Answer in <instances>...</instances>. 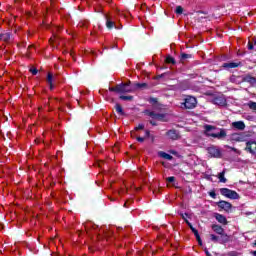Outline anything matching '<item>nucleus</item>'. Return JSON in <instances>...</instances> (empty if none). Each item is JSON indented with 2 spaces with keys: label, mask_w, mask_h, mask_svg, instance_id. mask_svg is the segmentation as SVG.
I'll list each match as a JSON object with an SVG mask.
<instances>
[{
  "label": "nucleus",
  "mask_w": 256,
  "mask_h": 256,
  "mask_svg": "<svg viewBox=\"0 0 256 256\" xmlns=\"http://www.w3.org/2000/svg\"><path fill=\"white\" fill-rule=\"evenodd\" d=\"M204 129H205V135H207V137H213L214 139H223L227 137V132H225V130L223 129H221L219 132H213L216 129L215 126L206 124L204 126Z\"/></svg>",
  "instance_id": "1"
},
{
  "label": "nucleus",
  "mask_w": 256,
  "mask_h": 256,
  "mask_svg": "<svg viewBox=\"0 0 256 256\" xmlns=\"http://www.w3.org/2000/svg\"><path fill=\"white\" fill-rule=\"evenodd\" d=\"M197 107V98L193 96H187L183 103H181L182 109H195Z\"/></svg>",
  "instance_id": "2"
},
{
  "label": "nucleus",
  "mask_w": 256,
  "mask_h": 256,
  "mask_svg": "<svg viewBox=\"0 0 256 256\" xmlns=\"http://www.w3.org/2000/svg\"><path fill=\"white\" fill-rule=\"evenodd\" d=\"M251 135L247 132H241V133H233L230 135V140L236 141L237 143H243L249 139Z\"/></svg>",
  "instance_id": "3"
},
{
  "label": "nucleus",
  "mask_w": 256,
  "mask_h": 256,
  "mask_svg": "<svg viewBox=\"0 0 256 256\" xmlns=\"http://www.w3.org/2000/svg\"><path fill=\"white\" fill-rule=\"evenodd\" d=\"M131 82L129 83H121L115 87L116 93H133V87L130 86Z\"/></svg>",
  "instance_id": "4"
},
{
  "label": "nucleus",
  "mask_w": 256,
  "mask_h": 256,
  "mask_svg": "<svg viewBox=\"0 0 256 256\" xmlns=\"http://www.w3.org/2000/svg\"><path fill=\"white\" fill-rule=\"evenodd\" d=\"M220 193L221 195L227 197L228 199H239V194L236 191L231 190L229 188L220 189Z\"/></svg>",
  "instance_id": "5"
},
{
  "label": "nucleus",
  "mask_w": 256,
  "mask_h": 256,
  "mask_svg": "<svg viewBox=\"0 0 256 256\" xmlns=\"http://www.w3.org/2000/svg\"><path fill=\"white\" fill-rule=\"evenodd\" d=\"M166 136L168 139H171L172 141H177L178 139H181V135H179V131L175 129H171L167 131Z\"/></svg>",
  "instance_id": "6"
},
{
  "label": "nucleus",
  "mask_w": 256,
  "mask_h": 256,
  "mask_svg": "<svg viewBox=\"0 0 256 256\" xmlns=\"http://www.w3.org/2000/svg\"><path fill=\"white\" fill-rule=\"evenodd\" d=\"M145 113L148 115V117H151V119H154L155 121H163V119H165V114H159L149 110H147Z\"/></svg>",
  "instance_id": "7"
},
{
  "label": "nucleus",
  "mask_w": 256,
  "mask_h": 256,
  "mask_svg": "<svg viewBox=\"0 0 256 256\" xmlns=\"http://www.w3.org/2000/svg\"><path fill=\"white\" fill-rule=\"evenodd\" d=\"M246 151H249L252 155L256 154V141H248L246 143Z\"/></svg>",
  "instance_id": "8"
},
{
  "label": "nucleus",
  "mask_w": 256,
  "mask_h": 256,
  "mask_svg": "<svg viewBox=\"0 0 256 256\" xmlns=\"http://www.w3.org/2000/svg\"><path fill=\"white\" fill-rule=\"evenodd\" d=\"M208 153L211 157H221V150L215 146L209 147Z\"/></svg>",
  "instance_id": "9"
},
{
  "label": "nucleus",
  "mask_w": 256,
  "mask_h": 256,
  "mask_svg": "<svg viewBox=\"0 0 256 256\" xmlns=\"http://www.w3.org/2000/svg\"><path fill=\"white\" fill-rule=\"evenodd\" d=\"M187 225L190 227L192 233H194L199 245H203V242L201 241V236H199V231L193 227V225L190 224L189 220H186Z\"/></svg>",
  "instance_id": "10"
},
{
  "label": "nucleus",
  "mask_w": 256,
  "mask_h": 256,
  "mask_svg": "<svg viewBox=\"0 0 256 256\" xmlns=\"http://www.w3.org/2000/svg\"><path fill=\"white\" fill-rule=\"evenodd\" d=\"M223 67L224 69H237V67H241V62H226Z\"/></svg>",
  "instance_id": "11"
},
{
  "label": "nucleus",
  "mask_w": 256,
  "mask_h": 256,
  "mask_svg": "<svg viewBox=\"0 0 256 256\" xmlns=\"http://www.w3.org/2000/svg\"><path fill=\"white\" fill-rule=\"evenodd\" d=\"M213 103L214 105H219L220 107H223L226 105L227 100H225V98L222 96H217L213 99Z\"/></svg>",
  "instance_id": "12"
},
{
  "label": "nucleus",
  "mask_w": 256,
  "mask_h": 256,
  "mask_svg": "<svg viewBox=\"0 0 256 256\" xmlns=\"http://www.w3.org/2000/svg\"><path fill=\"white\" fill-rule=\"evenodd\" d=\"M232 127L234 129H237L238 131H245V122L243 121L232 122Z\"/></svg>",
  "instance_id": "13"
},
{
  "label": "nucleus",
  "mask_w": 256,
  "mask_h": 256,
  "mask_svg": "<svg viewBox=\"0 0 256 256\" xmlns=\"http://www.w3.org/2000/svg\"><path fill=\"white\" fill-rule=\"evenodd\" d=\"M218 207H220V209H224V211H229V209H231V203L227 201H220L218 202Z\"/></svg>",
  "instance_id": "14"
},
{
  "label": "nucleus",
  "mask_w": 256,
  "mask_h": 256,
  "mask_svg": "<svg viewBox=\"0 0 256 256\" xmlns=\"http://www.w3.org/2000/svg\"><path fill=\"white\" fill-rule=\"evenodd\" d=\"M215 219L216 221H218V223H221L222 225H227V218L224 215L216 214Z\"/></svg>",
  "instance_id": "15"
},
{
  "label": "nucleus",
  "mask_w": 256,
  "mask_h": 256,
  "mask_svg": "<svg viewBox=\"0 0 256 256\" xmlns=\"http://www.w3.org/2000/svg\"><path fill=\"white\" fill-rule=\"evenodd\" d=\"M1 41H4L5 43H8V41L11 40V32H4L0 34Z\"/></svg>",
  "instance_id": "16"
},
{
  "label": "nucleus",
  "mask_w": 256,
  "mask_h": 256,
  "mask_svg": "<svg viewBox=\"0 0 256 256\" xmlns=\"http://www.w3.org/2000/svg\"><path fill=\"white\" fill-rule=\"evenodd\" d=\"M212 229L218 235H223V233H225V230L223 229V227H221L217 224L212 225Z\"/></svg>",
  "instance_id": "17"
},
{
  "label": "nucleus",
  "mask_w": 256,
  "mask_h": 256,
  "mask_svg": "<svg viewBox=\"0 0 256 256\" xmlns=\"http://www.w3.org/2000/svg\"><path fill=\"white\" fill-rule=\"evenodd\" d=\"M149 135H151V132L149 130H146L144 137L138 136L136 139L137 141H139V143H143L145 139H148Z\"/></svg>",
  "instance_id": "18"
},
{
  "label": "nucleus",
  "mask_w": 256,
  "mask_h": 256,
  "mask_svg": "<svg viewBox=\"0 0 256 256\" xmlns=\"http://www.w3.org/2000/svg\"><path fill=\"white\" fill-rule=\"evenodd\" d=\"M217 178L219 179L220 183H227V178H225V170H223L222 172H220L217 175Z\"/></svg>",
  "instance_id": "19"
},
{
  "label": "nucleus",
  "mask_w": 256,
  "mask_h": 256,
  "mask_svg": "<svg viewBox=\"0 0 256 256\" xmlns=\"http://www.w3.org/2000/svg\"><path fill=\"white\" fill-rule=\"evenodd\" d=\"M159 155L162 157V159H167V161H171L173 159V156L167 154L166 152H159Z\"/></svg>",
  "instance_id": "20"
},
{
  "label": "nucleus",
  "mask_w": 256,
  "mask_h": 256,
  "mask_svg": "<svg viewBox=\"0 0 256 256\" xmlns=\"http://www.w3.org/2000/svg\"><path fill=\"white\" fill-rule=\"evenodd\" d=\"M47 83L50 85V89L53 90V74L48 73Z\"/></svg>",
  "instance_id": "21"
},
{
  "label": "nucleus",
  "mask_w": 256,
  "mask_h": 256,
  "mask_svg": "<svg viewBox=\"0 0 256 256\" xmlns=\"http://www.w3.org/2000/svg\"><path fill=\"white\" fill-rule=\"evenodd\" d=\"M239 79H241V77L235 76V75L230 77L231 83H236L237 85H239V83H241V80H239Z\"/></svg>",
  "instance_id": "22"
},
{
  "label": "nucleus",
  "mask_w": 256,
  "mask_h": 256,
  "mask_svg": "<svg viewBox=\"0 0 256 256\" xmlns=\"http://www.w3.org/2000/svg\"><path fill=\"white\" fill-rule=\"evenodd\" d=\"M106 27L108 29H113L115 27V22H113L112 20H110L109 18H107L106 20Z\"/></svg>",
  "instance_id": "23"
},
{
  "label": "nucleus",
  "mask_w": 256,
  "mask_h": 256,
  "mask_svg": "<svg viewBox=\"0 0 256 256\" xmlns=\"http://www.w3.org/2000/svg\"><path fill=\"white\" fill-rule=\"evenodd\" d=\"M143 87H147V83H136L133 89H143Z\"/></svg>",
  "instance_id": "24"
},
{
  "label": "nucleus",
  "mask_w": 256,
  "mask_h": 256,
  "mask_svg": "<svg viewBox=\"0 0 256 256\" xmlns=\"http://www.w3.org/2000/svg\"><path fill=\"white\" fill-rule=\"evenodd\" d=\"M247 106H248L249 109H251L252 111H256V102L249 101V102L247 103Z\"/></svg>",
  "instance_id": "25"
},
{
  "label": "nucleus",
  "mask_w": 256,
  "mask_h": 256,
  "mask_svg": "<svg viewBox=\"0 0 256 256\" xmlns=\"http://www.w3.org/2000/svg\"><path fill=\"white\" fill-rule=\"evenodd\" d=\"M120 99L122 101H133V96H125V95H121Z\"/></svg>",
  "instance_id": "26"
},
{
  "label": "nucleus",
  "mask_w": 256,
  "mask_h": 256,
  "mask_svg": "<svg viewBox=\"0 0 256 256\" xmlns=\"http://www.w3.org/2000/svg\"><path fill=\"white\" fill-rule=\"evenodd\" d=\"M115 108L116 112L119 113V115H123V107H121V105L117 104Z\"/></svg>",
  "instance_id": "27"
},
{
  "label": "nucleus",
  "mask_w": 256,
  "mask_h": 256,
  "mask_svg": "<svg viewBox=\"0 0 256 256\" xmlns=\"http://www.w3.org/2000/svg\"><path fill=\"white\" fill-rule=\"evenodd\" d=\"M175 13H176L177 15H182V14H183V7L177 6V7H176V10H175Z\"/></svg>",
  "instance_id": "28"
},
{
  "label": "nucleus",
  "mask_w": 256,
  "mask_h": 256,
  "mask_svg": "<svg viewBox=\"0 0 256 256\" xmlns=\"http://www.w3.org/2000/svg\"><path fill=\"white\" fill-rule=\"evenodd\" d=\"M166 63H171L172 65H175V58L168 56L166 58Z\"/></svg>",
  "instance_id": "29"
},
{
  "label": "nucleus",
  "mask_w": 256,
  "mask_h": 256,
  "mask_svg": "<svg viewBox=\"0 0 256 256\" xmlns=\"http://www.w3.org/2000/svg\"><path fill=\"white\" fill-rule=\"evenodd\" d=\"M210 239L211 241H214V243H217V241H219V237H217L215 234H211Z\"/></svg>",
  "instance_id": "30"
},
{
  "label": "nucleus",
  "mask_w": 256,
  "mask_h": 256,
  "mask_svg": "<svg viewBox=\"0 0 256 256\" xmlns=\"http://www.w3.org/2000/svg\"><path fill=\"white\" fill-rule=\"evenodd\" d=\"M143 129H145L144 124H139L137 127H135V131H143Z\"/></svg>",
  "instance_id": "31"
},
{
  "label": "nucleus",
  "mask_w": 256,
  "mask_h": 256,
  "mask_svg": "<svg viewBox=\"0 0 256 256\" xmlns=\"http://www.w3.org/2000/svg\"><path fill=\"white\" fill-rule=\"evenodd\" d=\"M181 59H191V54L183 53L181 54Z\"/></svg>",
  "instance_id": "32"
},
{
  "label": "nucleus",
  "mask_w": 256,
  "mask_h": 256,
  "mask_svg": "<svg viewBox=\"0 0 256 256\" xmlns=\"http://www.w3.org/2000/svg\"><path fill=\"white\" fill-rule=\"evenodd\" d=\"M222 235V239L223 241H225L227 243V241H229V236L227 234H225V232L223 234H220Z\"/></svg>",
  "instance_id": "33"
},
{
  "label": "nucleus",
  "mask_w": 256,
  "mask_h": 256,
  "mask_svg": "<svg viewBox=\"0 0 256 256\" xmlns=\"http://www.w3.org/2000/svg\"><path fill=\"white\" fill-rule=\"evenodd\" d=\"M166 181H167L168 183H173V181H175V177L170 176V177L166 178Z\"/></svg>",
  "instance_id": "34"
},
{
  "label": "nucleus",
  "mask_w": 256,
  "mask_h": 256,
  "mask_svg": "<svg viewBox=\"0 0 256 256\" xmlns=\"http://www.w3.org/2000/svg\"><path fill=\"white\" fill-rule=\"evenodd\" d=\"M30 72L32 73V75H37V70L36 68H31Z\"/></svg>",
  "instance_id": "35"
},
{
  "label": "nucleus",
  "mask_w": 256,
  "mask_h": 256,
  "mask_svg": "<svg viewBox=\"0 0 256 256\" xmlns=\"http://www.w3.org/2000/svg\"><path fill=\"white\" fill-rule=\"evenodd\" d=\"M182 219H184L185 223H187V213L181 214Z\"/></svg>",
  "instance_id": "36"
},
{
  "label": "nucleus",
  "mask_w": 256,
  "mask_h": 256,
  "mask_svg": "<svg viewBox=\"0 0 256 256\" xmlns=\"http://www.w3.org/2000/svg\"><path fill=\"white\" fill-rule=\"evenodd\" d=\"M248 81H249V83H252V84H253V83H256V79H255V78H253V77L249 78V80H248Z\"/></svg>",
  "instance_id": "37"
},
{
  "label": "nucleus",
  "mask_w": 256,
  "mask_h": 256,
  "mask_svg": "<svg viewBox=\"0 0 256 256\" xmlns=\"http://www.w3.org/2000/svg\"><path fill=\"white\" fill-rule=\"evenodd\" d=\"M248 49L251 51L253 50V44L251 42L248 43Z\"/></svg>",
  "instance_id": "38"
},
{
  "label": "nucleus",
  "mask_w": 256,
  "mask_h": 256,
  "mask_svg": "<svg viewBox=\"0 0 256 256\" xmlns=\"http://www.w3.org/2000/svg\"><path fill=\"white\" fill-rule=\"evenodd\" d=\"M216 196L217 194H215V192H210V197H212V199H215Z\"/></svg>",
  "instance_id": "39"
},
{
  "label": "nucleus",
  "mask_w": 256,
  "mask_h": 256,
  "mask_svg": "<svg viewBox=\"0 0 256 256\" xmlns=\"http://www.w3.org/2000/svg\"><path fill=\"white\" fill-rule=\"evenodd\" d=\"M150 103H157V98H151Z\"/></svg>",
  "instance_id": "40"
},
{
  "label": "nucleus",
  "mask_w": 256,
  "mask_h": 256,
  "mask_svg": "<svg viewBox=\"0 0 256 256\" xmlns=\"http://www.w3.org/2000/svg\"><path fill=\"white\" fill-rule=\"evenodd\" d=\"M150 124L155 126V125H157V122L154 120H150Z\"/></svg>",
  "instance_id": "41"
},
{
  "label": "nucleus",
  "mask_w": 256,
  "mask_h": 256,
  "mask_svg": "<svg viewBox=\"0 0 256 256\" xmlns=\"http://www.w3.org/2000/svg\"><path fill=\"white\" fill-rule=\"evenodd\" d=\"M228 256H237V254L235 252H232V253L228 254Z\"/></svg>",
  "instance_id": "42"
},
{
  "label": "nucleus",
  "mask_w": 256,
  "mask_h": 256,
  "mask_svg": "<svg viewBox=\"0 0 256 256\" xmlns=\"http://www.w3.org/2000/svg\"><path fill=\"white\" fill-rule=\"evenodd\" d=\"M110 91H115V92H117V90L115 89V87H114V88H110Z\"/></svg>",
  "instance_id": "43"
},
{
  "label": "nucleus",
  "mask_w": 256,
  "mask_h": 256,
  "mask_svg": "<svg viewBox=\"0 0 256 256\" xmlns=\"http://www.w3.org/2000/svg\"><path fill=\"white\" fill-rule=\"evenodd\" d=\"M252 254H253L254 256H256V251H253Z\"/></svg>",
  "instance_id": "44"
},
{
  "label": "nucleus",
  "mask_w": 256,
  "mask_h": 256,
  "mask_svg": "<svg viewBox=\"0 0 256 256\" xmlns=\"http://www.w3.org/2000/svg\"><path fill=\"white\" fill-rule=\"evenodd\" d=\"M124 207H127V203L124 204Z\"/></svg>",
  "instance_id": "45"
},
{
  "label": "nucleus",
  "mask_w": 256,
  "mask_h": 256,
  "mask_svg": "<svg viewBox=\"0 0 256 256\" xmlns=\"http://www.w3.org/2000/svg\"><path fill=\"white\" fill-rule=\"evenodd\" d=\"M254 245H255V247H256V240L254 241Z\"/></svg>",
  "instance_id": "46"
},
{
  "label": "nucleus",
  "mask_w": 256,
  "mask_h": 256,
  "mask_svg": "<svg viewBox=\"0 0 256 256\" xmlns=\"http://www.w3.org/2000/svg\"><path fill=\"white\" fill-rule=\"evenodd\" d=\"M50 41H53V38H51Z\"/></svg>",
  "instance_id": "47"
},
{
  "label": "nucleus",
  "mask_w": 256,
  "mask_h": 256,
  "mask_svg": "<svg viewBox=\"0 0 256 256\" xmlns=\"http://www.w3.org/2000/svg\"><path fill=\"white\" fill-rule=\"evenodd\" d=\"M254 45H256V40H255V42H254Z\"/></svg>",
  "instance_id": "48"
},
{
  "label": "nucleus",
  "mask_w": 256,
  "mask_h": 256,
  "mask_svg": "<svg viewBox=\"0 0 256 256\" xmlns=\"http://www.w3.org/2000/svg\"><path fill=\"white\" fill-rule=\"evenodd\" d=\"M207 255H209V252H206Z\"/></svg>",
  "instance_id": "49"
}]
</instances>
